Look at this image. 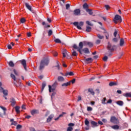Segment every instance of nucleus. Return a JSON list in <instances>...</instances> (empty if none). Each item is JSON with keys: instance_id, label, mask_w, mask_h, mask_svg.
Here are the masks:
<instances>
[{"instance_id": "nucleus-1", "label": "nucleus", "mask_w": 131, "mask_h": 131, "mask_svg": "<svg viewBox=\"0 0 131 131\" xmlns=\"http://www.w3.org/2000/svg\"><path fill=\"white\" fill-rule=\"evenodd\" d=\"M89 43V41H83V42H80L78 46L76 45V44H74L73 48L75 49V50H77V52H79V54L81 55L82 54V52L81 50L83 48V46H88Z\"/></svg>"}, {"instance_id": "nucleus-2", "label": "nucleus", "mask_w": 131, "mask_h": 131, "mask_svg": "<svg viewBox=\"0 0 131 131\" xmlns=\"http://www.w3.org/2000/svg\"><path fill=\"white\" fill-rule=\"evenodd\" d=\"M114 48H115V46L112 45L111 43H110V42H108L107 46V50L108 51L106 53L107 56H108V57L112 56V52H114Z\"/></svg>"}, {"instance_id": "nucleus-3", "label": "nucleus", "mask_w": 131, "mask_h": 131, "mask_svg": "<svg viewBox=\"0 0 131 131\" xmlns=\"http://www.w3.org/2000/svg\"><path fill=\"white\" fill-rule=\"evenodd\" d=\"M49 58H44L42 59L39 66V70H42V69L45 68V65H46L47 66L49 64Z\"/></svg>"}, {"instance_id": "nucleus-4", "label": "nucleus", "mask_w": 131, "mask_h": 131, "mask_svg": "<svg viewBox=\"0 0 131 131\" xmlns=\"http://www.w3.org/2000/svg\"><path fill=\"white\" fill-rule=\"evenodd\" d=\"M57 86H58V82H57V81H55L52 86H51V85H49V93H52V92L54 93Z\"/></svg>"}, {"instance_id": "nucleus-5", "label": "nucleus", "mask_w": 131, "mask_h": 131, "mask_svg": "<svg viewBox=\"0 0 131 131\" xmlns=\"http://www.w3.org/2000/svg\"><path fill=\"white\" fill-rule=\"evenodd\" d=\"M113 21L114 23H115V24H117L118 22H119L120 23H121V22L122 21V19H121V16L119 15H115L113 19Z\"/></svg>"}, {"instance_id": "nucleus-6", "label": "nucleus", "mask_w": 131, "mask_h": 131, "mask_svg": "<svg viewBox=\"0 0 131 131\" xmlns=\"http://www.w3.org/2000/svg\"><path fill=\"white\" fill-rule=\"evenodd\" d=\"M73 25L74 26H76L77 28L79 29V30H81L82 26H83V22L80 21L79 23L78 22H74Z\"/></svg>"}, {"instance_id": "nucleus-7", "label": "nucleus", "mask_w": 131, "mask_h": 131, "mask_svg": "<svg viewBox=\"0 0 131 131\" xmlns=\"http://www.w3.org/2000/svg\"><path fill=\"white\" fill-rule=\"evenodd\" d=\"M111 122L114 123L115 124H118L119 123V120L115 116H112L110 119Z\"/></svg>"}, {"instance_id": "nucleus-8", "label": "nucleus", "mask_w": 131, "mask_h": 131, "mask_svg": "<svg viewBox=\"0 0 131 131\" xmlns=\"http://www.w3.org/2000/svg\"><path fill=\"white\" fill-rule=\"evenodd\" d=\"M20 62L24 68L25 70L27 71V65L26 64V60L25 59H23L21 60H20Z\"/></svg>"}, {"instance_id": "nucleus-9", "label": "nucleus", "mask_w": 131, "mask_h": 131, "mask_svg": "<svg viewBox=\"0 0 131 131\" xmlns=\"http://www.w3.org/2000/svg\"><path fill=\"white\" fill-rule=\"evenodd\" d=\"M84 62H85L86 63H88V64H90V63H92L93 61V58L91 57L86 58L85 57H84Z\"/></svg>"}, {"instance_id": "nucleus-10", "label": "nucleus", "mask_w": 131, "mask_h": 131, "mask_svg": "<svg viewBox=\"0 0 131 131\" xmlns=\"http://www.w3.org/2000/svg\"><path fill=\"white\" fill-rule=\"evenodd\" d=\"M74 15L75 16H78V15H80V9H76L74 11Z\"/></svg>"}, {"instance_id": "nucleus-11", "label": "nucleus", "mask_w": 131, "mask_h": 131, "mask_svg": "<svg viewBox=\"0 0 131 131\" xmlns=\"http://www.w3.org/2000/svg\"><path fill=\"white\" fill-rule=\"evenodd\" d=\"M53 118H54V115H50L47 119V122H51Z\"/></svg>"}, {"instance_id": "nucleus-12", "label": "nucleus", "mask_w": 131, "mask_h": 131, "mask_svg": "<svg viewBox=\"0 0 131 131\" xmlns=\"http://www.w3.org/2000/svg\"><path fill=\"white\" fill-rule=\"evenodd\" d=\"M10 103H11V106L14 107L15 106V104H16V100H15V99L14 98H11L10 99Z\"/></svg>"}, {"instance_id": "nucleus-13", "label": "nucleus", "mask_w": 131, "mask_h": 131, "mask_svg": "<svg viewBox=\"0 0 131 131\" xmlns=\"http://www.w3.org/2000/svg\"><path fill=\"white\" fill-rule=\"evenodd\" d=\"M81 52H83L85 54H90V50H89L88 48H84L81 49Z\"/></svg>"}, {"instance_id": "nucleus-14", "label": "nucleus", "mask_w": 131, "mask_h": 131, "mask_svg": "<svg viewBox=\"0 0 131 131\" xmlns=\"http://www.w3.org/2000/svg\"><path fill=\"white\" fill-rule=\"evenodd\" d=\"M110 86H114V85H118V83L117 82L112 81L109 83Z\"/></svg>"}, {"instance_id": "nucleus-15", "label": "nucleus", "mask_w": 131, "mask_h": 131, "mask_svg": "<svg viewBox=\"0 0 131 131\" xmlns=\"http://www.w3.org/2000/svg\"><path fill=\"white\" fill-rule=\"evenodd\" d=\"M123 96H124V97H126V98H131V92L124 93L123 94Z\"/></svg>"}, {"instance_id": "nucleus-16", "label": "nucleus", "mask_w": 131, "mask_h": 131, "mask_svg": "<svg viewBox=\"0 0 131 131\" xmlns=\"http://www.w3.org/2000/svg\"><path fill=\"white\" fill-rule=\"evenodd\" d=\"M68 75L70 76H73V75H74V73L72 72H68L65 74L64 76H68Z\"/></svg>"}, {"instance_id": "nucleus-17", "label": "nucleus", "mask_w": 131, "mask_h": 131, "mask_svg": "<svg viewBox=\"0 0 131 131\" xmlns=\"http://www.w3.org/2000/svg\"><path fill=\"white\" fill-rule=\"evenodd\" d=\"M25 5L26 7V8L28 9V10H29V11H32V7L31 6L29 5V4L27 3H25Z\"/></svg>"}, {"instance_id": "nucleus-18", "label": "nucleus", "mask_w": 131, "mask_h": 131, "mask_svg": "<svg viewBox=\"0 0 131 131\" xmlns=\"http://www.w3.org/2000/svg\"><path fill=\"white\" fill-rule=\"evenodd\" d=\"M102 30H104L103 33H106V34H105V37H106V39H109V34L107 33V31H106V30L104 28H102Z\"/></svg>"}, {"instance_id": "nucleus-19", "label": "nucleus", "mask_w": 131, "mask_h": 131, "mask_svg": "<svg viewBox=\"0 0 131 131\" xmlns=\"http://www.w3.org/2000/svg\"><path fill=\"white\" fill-rule=\"evenodd\" d=\"M57 80L58 81L63 82L65 80V79H64V77H63L62 76H58L57 78Z\"/></svg>"}, {"instance_id": "nucleus-20", "label": "nucleus", "mask_w": 131, "mask_h": 131, "mask_svg": "<svg viewBox=\"0 0 131 131\" xmlns=\"http://www.w3.org/2000/svg\"><path fill=\"white\" fill-rule=\"evenodd\" d=\"M31 113L32 115H34L35 114H37L38 113V110H33L31 111Z\"/></svg>"}, {"instance_id": "nucleus-21", "label": "nucleus", "mask_w": 131, "mask_h": 131, "mask_svg": "<svg viewBox=\"0 0 131 131\" xmlns=\"http://www.w3.org/2000/svg\"><path fill=\"white\" fill-rule=\"evenodd\" d=\"M0 89L3 90V93L4 96H8V90H4V88L0 87Z\"/></svg>"}, {"instance_id": "nucleus-22", "label": "nucleus", "mask_w": 131, "mask_h": 131, "mask_svg": "<svg viewBox=\"0 0 131 131\" xmlns=\"http://www.w3.org/2000/svg\"><path fill=\"white\" fill-rule=\"evenodd\" d=\"M116 104H117V105H119V106H123L124 103L123 101L121 100H119L116 102Z\"/></svg>"}, {"instance_id": "nucleus-23", "label": "nucleus", "mask_w": 131, "mask_h": 131, "mask_svg": "<svg viewBox=\"0 0 131 131\" xmlns=\"http://www.w3.org/2000/svg\"><path fill=\"white\" fill-rule=\"evenodd\" d=\"M123 45H124V39L122 38L120 41V47H123Z\"/></svg>"}, {"instance_id": "nucleus-24", "label": "nucleus", "mask_w": 131, "mask_h": 131, "mask_svg": "<svg viewBox=\"0 0 131 131\" xmlns=\"http://www.w3.org/2000/svg\"><path fill=\"white\" fill-rule=\"evenodd\" d=\"M62 55L63 58H66V55H67V50L64 49L62 52Z\"/></svg>"}, {"instance_id": "nucleus-25", "label": "nucleus", "mask_w": 131, "mask_h": 131, "mask_svg": "<svg viewBox=\"0 0 131 131\" xmlns=\"http://www.w3.org/2000/svg\"><path fill=\"white\" fill-rule=\"evenodd\" d=\"M91 124H92V125L93 126H99V124L94 121H91Z\"/></svg>"}, {"instance_id": "nucleus-26", "label": "nucleus", "mask_w": 131, "mask_h": 131, "mask_svg": "<svg viewBox=\"0 0 131 131\" xmlns=\"http://www.w3.org/2000/svg\"><path fill=\"white\" fill-rule=\"evenodd\" d=\"M111 128L113 129H119V126H118V125L111 126Z\"/></svg>"}, {"instance_id": "nucleus-27", "label": "nucleus", "mask_w": 131, "mask_h": 131, "mask_svg": "<svg viewBox=\"0 0 131 131\" xmlns=\"http://www.w3.org/2000/svg\"><path fill=\"white\" fill-rule=\"evenodd\" d=\"M87 13H89V15H93V10L91 9H86Z\"/></svg>"}, {"instance_id": "nucleus-28", "label": "nucleus", "mask_w": 131, "mask_h": 131, "mask_svg": "<svg viewBox=\"0 0 131 131\" xmlns=\"http://www.w3.org/2000/svg\"><path fill=\"white\" fill-rule=\"evenodd\" d=\"M15 111H16V113H17V114H19V113H20V110H19L20 107L17 106H16V107H15Z\"/></svg>"}, {"instance_id": "nucleus-29", "label": "nucleus", "mask_w": 131, "mask_h": 131, "mask_svg": "<svg viewBox=\"0 0 131 131\" xmlns=\"http://www.w3.org/2000/svg\"><path fill=\"white\" fill-rule=\"evenodd\" d=\"M83 9H84L86 10L87 9H89V5H88L86 3H84L83 5Z\"/></svg>"}, {"instance_id": "nucleus-30", "label": "nucleus", "mask_w": 131, "mask_h": 131, "mask_svg": "<svg viewBox=\"0 0 131 131\" xmlns=\"http://www.w3.org/2000/svg\"><path fill=\"white\" fill-rule=\"evenodd\" d=\"M86 32H91L92 31V27L87 26L86 29Z\"/></svg>"}, {"instance_id": "nucleus-31", "label": "nucleus", "mask_w": 131, "mask_h": 131, "mask_svg": "<svg viewBox=\"0 0 131 131\" xmlns=\"http://www.w3.org/2000/svg\"><path fill=\"white\" fill-rule=\"evenodd\" d=\"M68 85H70V82H68L67 83L62 84L61 86H68Z\"/></svg>"}, {"instance_id": "nucleus-32", "label": "nucleus", "mask_w": 131, "mask_h": 131, "mask_svg": "<svg viewBox=\"0 0 131 131\" xmlns=\"http://www.w3.org/2000/svg\"><path fill=\"white\" fill-rule=\"evenodd\" d=\"M88 92L89 93H90L91 94V95H93V96H94V95H95V92H94V90H93V89H89L88 90Z\"/></svg>"}, {"instance_id": "nucleus-33", "label": "nucleus", "mask_w": 131, "mask_h": 131, "mask_svg": "<svg viewBox=\"0 0 131 131\" xmlns=\"http://www.w3.org/2000/svg\"><path fill=\"white\" fill-rule=\"evenodd\" d=\"M9 66L10 67H14V66H15V64H14V62H13L12 61H10L9 62Z\"/></svg>"}, {"instance_id": "nucleus-34", "label": "nucleus", "mask_w": 131, "mask_h": 131, "mask_svg": "<svg viewBox=\"0 0 131 131\" xmlns=\"http://www.w3.org/2000/svg\"><path fill=\"white\" fill-rule=\"evenodd\" d=\"M97 36L99 39H103L104 38V36L101 35L100 34H97Z\"/></svg>"}, {"instance_id": "nucleus-35", "label": "nucleus", "mask_w": 131, "mask_h": 131, "mask_svg": "<svg viewBox=\"0 0 131 131\" xmlns=\"http://www.w3.org/2000/svg\"><path fill=\"white\" fill-rule=\"evenodd\" d=\"M13 72L16 76H19V72H18L16 69H13Z\"/></svg>"}, {"instance_id": "nucleus-36", "label": "nucleus", "mask_w": 131, "mask_h": 131, "mask_svg": "<svg viewBox=\"0 0 131 131\" xmlns=\"http://www.w3.org/2000/svg\"><path fill=\"white\" fill-rule=\"evenodd\" d=\"M46 85H47V84H46V83H42V88L41 89V92H42L43 91V90H45V88H46Z\"/></svg>"}, {"instance_id": "nucleus-37", "label": "nucleus", "mask_w": 131, "mask_h": 131, "mask_svg": "<svg viewBox=\"0 0 131 131\" xmlns=\"http://www.w3.org/2000/svg\"><path fill=\"white\" fill-rule=\"evenodd\" d=\"M10 76H11V78H12V79H13V80H14V81H16V76H15V75H14L13 74H11Z\"/></svg>"}, {"instance_id": "nucleus-38", "label": "nucleus", "mask_w": 131, "mask_h": 131, "mask_svg": "<svg viewBox=\"0 0 131 131\" xmlns=\"http://www.w3.org/2000/svg\"><path fill=\"white\" fill-rule=\"evenodd\" d=\"M85 125H86V126H89V125H90V121H89V120H88V119H86L85 120Z\"/></svg>"}, {"instance_id": "nucleus-39", "label": "nucleus", "mask_w": 131, "mask_h": 131, "mask_svg": "<svg viewBox=\"0 0 131 131\" xmlns=\"http://www.w3.org/2000/svg\"><path fill=\"white\" fill-rule=\"evenodd\" d=\"M89 48H93V46H94V44H93V42H88V45Z\"/></svg>"}, {"instance_id": "nucleus-40", "label": "nucleus", "mask_w": 131, "mask_h": 131, "mask_svg": "<svg viewBox=\"0 0 131 131\" xmlns=\"http://www.w3.org/2000/svg\"><path fill=\"white\" fill-rule=\"evenodd\" d=\"M55 42H56V43H61V40L59 39H56L55 40Z\"/></svg>"}, {"instance_id": "nucleus-41", "label": "nucleus", "mask_w": 131, "mask_h": 131, "mask_svg": "<svg viewBox=\"0 0 131 131\" xmlns=\"http://www.w3.org/2000/svg\"><path fill=\"white\" fill-rule=\"evenodd\" d=\"M72 56L76 57V56H77V53H76V51H73L72 53Z\"/></svg>"}, {"instance_id": "nucleus-42", "label": "nucleus", "mask_w": 131, "mask_h": 131, "mask_svg": "<svg viewBox=\"0 0 131 131\" xmlns=\"http://www.w3.org/2000/svg\"><path fill=\"white\" fill-rule=\"evenodd\" d=\"M52 34H53V31H52V30H50L48 32L49 36H51V35H52Z\"/></svg>"}, {"instance_id": "nucleus-43", "label": "nucleus", "mask_w": 131, "mask_h": 131, "mask_svg": "<svg viewBox=\"0 0 131 131\" xmlns=\"http://www.w3.org/2000/svg\"><path fill=\"white\" fill-rule=\"evenodd\" d=\"M95 43H96V45H100V43H101V40L100 39L96 40Z\"/></svg>"}, {"instance_id": "nucleus-44", "label": "nucleus", "mask_w": 131, "mask_h": 131, "mask_svg": "<svg viewBox=\"0 0 131 131\" xmlns=\"http://www.w3.org/2000/svg\"><path fill=\"white\" fill-rule=\"evenodd\" d=\"M73 130V128H72V127H68L67 131H72Z\"/></svg>"}, {"instance_id": "nucleus-45", "label": "nucleus", "mask_w": 131, "mask_h": 131, "mask_svg": "<svg viewBox=\"0 0 131 131\" xmlns=\"http://www.w3.org/2000/svg\"><path fill=\"white\" fill-rule=\"evenodd\" d=\"M20 22L21 23H25V22H26V19H25L24 18H22L20 19Z\"/></svg>"}, {"instance_id": "nucleus-46", "label": "nucleus", "mask_w": 131, "mask_h": 131, "mask_svg": "<svg viewBox=\"0 0 131 131\" xmlns=\"http://www.w3.org/2000/svg\"><path fill=\"white\" fill-rule=\"evenodd\" d=\"M65 114H67V113L65 112H62L61 114L59 115V117H63Z\"/></svg>"}, {"instance_id": "nucleus-47", "label": "nucleus", "mask_w": 131, "mask_h": 131, "mask_svg": "<svg viewBox=\"0 0 131 131\" xmlns=\"http://www.w3.org/2000/svg\"><path fill=\"white\" fill-rule=\"evenodd\" d=\"M113 41H114V42H117V41H118V38H114L113 39Z\"/></svg>"}, {"instance_id": "nucleus-48", "label": "nucleus", "mask_w": 131, "mask_h": 131, "mask_svg": "<svg viewBox=\"0 0 131 131\" xmlns=\"http://www.w3.org/2000/svg\"><path fill=\"white\" fill-rule=\"evenodd\" d=\"M75 80H76L75 79H73V80L70 81L69 82H70V84H71V83L72 84L75 83Z\"/></svg>"}, {"instance_id": "nucleus-49", "label": "nucleus", "mask_w": 131, "mask_h": 131, "mask_svg": "<svg viewBox=\"0 0 131 131\" xmlns=\"http://www.w3.org/2000/svg\"><path fill=\"white\" fill-rule=\"evenodd\" d=\"M93 110V108H92V107L91 106H88L87 107V111H92Z\"/></svg>"}, {"instance_id": "nucleus-50", "label": "nucleus", "mask_w": 131, "mask_h": 131, "mask_svg": "<svg viewBox=\"0 0 131 131\" xmlns=\"http://www.w3.org/2000/svg\"><path fill=\"white\" fill-rule=\"evenodd\" d=\"M86 24H88V25H89L90 26H93V24H92V23H91V22H90L89 21H86Z\"/></svg>"}, {"instance_id": "nucleus-51", "label": "nucleus", "mask_w": 131, "mask_h": 131, "mask_svg": "<svg viewBox=\"0 0 131 131\" xmlns=\"http://www.w3.org/2000/svg\"><path fill=\"white\" fill-rule=\"evenodd\" d=\"M106 101V97H104L103 98V100L102 101V104H106V103L105 102Z\"/></svg>"}, {"instance_id": "nucleus-52", "label": "nucleus", "mask_w": 131, "mask_h": 131, "mask_svg": "<svg viewBox=\"0 0 131 131\" xmlns=\"http://www.w3.org/2000/svg\"><path fill=\"white\" fill-rule=\"evenodd\" d=\"M0 108H1V109H2V110H4V111H7V108H6V107L2 106H0Z\"/></svg>"}, {"instance_id": "nucleus-53", "label": "nucleus", "mask_w": 131, "mask_h": 131, "mask_svg": "<svg viewBox=\"0 0 131 131\" xmlns=\"http://www.w3.org/2000/svg\"><path fill=\"white\" fill-rule=\"evenodd\" d=\"M21 127H22V126L19 124L17 125L16 126L17 129H19V128H21Z\"/></svg>"}, {"instance_id": "nucleus-54", "label": "nucleus", "mask_w": 131, "mask_h": 131, "mask_svg": "<svg viewBox=\"0 0 131 131\" xmlns=\"http://www.w3.org/2000/svg\"><path fill=\"white\" fill-rule=\"evenodd\" d=\"M105 8L107 10L110 9V6L109 5H105Z\"/></svg>"}, {"instance_id": "nucleus-55", "label": "nucleus", "mask_w": 131, "mask_h": 131, "mask_svg": "<svg viewBox=\"0 0 131 131\" xmlns=\"http://www.w3.org/2000/svg\"><path fill=\"white\" fill-rule=\"evenodd\" d=\"M103 61H105L106 62V61H107V60H108V57L107 56H104L103 58Z\"/></svg>"}, {"instance_id": "nucleus-56", "label": "nucleus", "mask_w": 131, "mask_h": 131, "mask_svg": "<svg viewBox=\"0 0 131 131\" xmlns=\"http://www.w3.org/2000/svg\"><path fill=\"white\" fill-rule=\"evenodd\" d=\"M116 35H117V31L115 30L114 33V36H115V37H116Z\"/></svg>"}, {"instance_id": "nucleus-57", "label": "nucleus", "mask_w": 131, "mask_h": 131, "mask_svg": "<svg viewBox=\"0 0 131 131\" xmlns=\"http://www.w3.org/2000/svg\"><path fill=\"white\" fill-rule=\"evenodd\" d=\"M66 9L67 10H68V9H69V8H70V5H69V4H67L66 5Z\"/></svg>"}, {"instance_id": "nucleus-58", "label": "nucleus", "mask_w": 131, "mask_h": 131, "mask_svg": "<svg viewBox=\"0 0 131 131\" xmlns=\"http://www.w3.org/2000/svg\"><path fill=\"white\" fill-rule=\"evenodd\" d=\"M112 103V100L111 99H109L107 102H106V104H111Z\"/></svg>"}, {"instance_id": "nucleus-59", "label": "nucleus", "mask_w": 131, "mask_h": 131, "mask_svg": "<svg viewBox=\"0 0 131 131\" xmlns=\"http://www.w3.org/2000/svg\"><path fill=\"white\" fill-rule=\"evenodd\" d=\"M69 127H71V126H74V124L72 123H70L68 124Z\"/></svg>"}, {"instance_id": "nucleus-60", "label": "nucleus", "mask_w": 131, "mask_h": 131, "mask_svg": "<svg viewBox=\"0 0 131 131\" xmlns=\"http://www.w3.org/2000/svg\"><path fill=\"white\" fill-rule=\"evenodd\" d=\"M56 63H57V66H56V67H57V68H58V69H60V66L59 65V61H57V62H56Z\"/></svg>"}, {"instance_id": "nucleus-61", "label": "nucleus", "mask_w": 131, "mask_h": 131, "mask_svg": "<svg viewBox=\"0 0 131 131\" xmlns=\"http://www.w3.org/2000/svg\"><path fill=\"white\" fill-rule=\"evenodd\" d=\"M53 55L54 56V57H57L58 56V53L54 52L53 53Z\"/></svg>"}, {"instance_id": "nucleus-62", "label": "nucleus", "mask_w": 131, "mask_h": 131, "mask_svg": "<svg viewBox=\"0 0 131 131\" xmlns=\"http://www.w3.org/2000/svg\"><path fill=\"white\" fill-rule=\"evenodd\" d=\"M7 48L9 50L12 49V46L10 45H8Z\"/></svg>"}, {"instance_id": "nucleus-63", "label": "nucleus", "mask_w": 131, "mask_h": 131, "mask_svg": "<svg viewBox=\"0 0 131 131\" xmlns=\"http://www.w3.org/2000/svg\"><path fill=\"white\" fill-rule=\"evenodd\" d=\"M39 79H42L43 78V75H40L38 76Z\"/></svg>"}, {"instance_id": "nucleus-64", "label": "nucleus", "mask_w": 131, "mask_h": 131, "mask_svg": "<svg viewBox=\"0 0 131 131\" xmlns=\"http://www.w3.org/2000/svg\"><path fill=\"white\" fill-rule=\"evenodd\" d=\"M98 124H100V125H103V122L101 121H98Z\"/></svg>"}]
</instances>
